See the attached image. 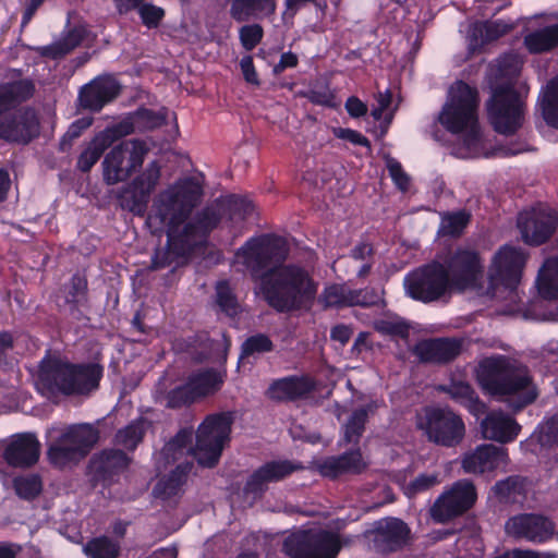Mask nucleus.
<instances>
[{"instance_id":"nucleus-1","label":"nucleus","mask_w":558,"mask_h":558,"mask_svg":"<svg viewBox=\"0 0 558 558\" xmlns=\"http://www.w3.org/2000/svg\"><path fill=\"white\" fill-rule=\"evenodd\" d=\"M238 254L258 284L263 300L277 313L301 311L315 300L318 283L310 271L296 264H284L289 255L284 238L274 233L253 236Z\"/></svg>"},{"instance_id":"nucleus-2","label":"nucleus","mask_w":558,"mask_h":558,"mask_svg":"<svg viewBox=\"0 0 558 558\" xmlns=\"http://www.w3.org/2000/svg\"><path fill=\"white\" fill-rule=\"evenodd\" d=\"M476 380L489 396L506 398L515 412L532 404L538 396L527 367L510 362L505 355L483 359L476 369Z\"/></svg>"},{"instance_id":"nucleus-3","label":"nucleus","mask_w":558,"mask_h":558,"mask_svg":"<svg viewBox=\"0 0 558 558\" xmlns=\"http://www.w3.org/2000/svg\"><path fill=\"white\" fill-rule=\"evenodd\" d=\"M102 376L98 363H74L59 356H45L38 367V384L52 396H89L99 388Z\"/></svg>"},{"instance_id":"nucleus-4","label":"nucleus","mask_w":558,"mask_h":558,"mask_svg":"<svg viewBox=\"0 0 558 558\" xmlns=\"http://www.w3.org/2000/svg\"><path fill=\"white\" fill-rule=\"evenodd\" d=\"M478 106L477 88L459 80L450 87L438 121L451 134L466 132L468 142H477L480 140Z\"/></svg>"},{"instance_id":"nucleus-5","label":"nucleus","mask_w":558,"mask_h":558,"mask_svg":"<svg viewBox=\"0 0 558 558\" xmlns=\"http://www.w3.org/2000/svg\"><path fill=\"white\" fill-rule=\"evenodd\" d=\"M203 195L202 185L186 178L160 192L156 197L148 222L158 229L181 227L197 206Z\"/></svg>"},{"instance_id":"nucleus-6","label":"nucleus","mask_w":558,"mask_h":558,"mask_svg":"<svg viewBox=\"0 0 558 558\" xmlns=\"http://www.w3.org/2000/svg\"><path fill=\"white\" fill-rule=\"evenodd\" d=\"M487 118L494 131L500 135L512 136L525 120V101L512 83L493 88L486 102Z\"/></svg>"},{"instance_id":"nucleus-7","label":"nucleus","mask_w":558,"mask_h":558,"mask_svg":"<svg viewBox=\"0 0 558 558\" xmlns=\"http://www.w3.org/2000/svg\"><path fill=\"white\" fill-rule=\"evenodd\" d=\"M404 289L412 300L425 304L437 301H449L457 294L446 266L438 260L426 263L404 277Z\"/></svg>"},{"instance_id":"nucleus-8","label":"nucleus","mask_w":558,"mask_h":558,"mask_svg":"<svg viewBox=\"0 0 558 558\" xmlns=\"http://www.w3.org/2000/svg\"><path fill=\"white\" fill-rule=\"evenodd\" d=\"M98 428L88 423L68 426L48 447L49 462L58 468H65L85 459L98 444Z\"/></svg>"},{"instance_id":"nucleus-9","label":"nucleus","mask_w":558,"mask_h":558,"mask_svg":"<svg viewBox=\"0 0 558 558\" xmlns=\"http://www.w3.org/2000/svg\"><path fill=\"white\" fill-rule=\"evenodd\" d=\"M234 421L232 412L209 414L199 424L193 456L204 468H215L221 457L223 447L230 440Z\"/></svg>"},{"instance_id":"nucleus-10","label":"nucleus","mask_w":558,"mask_h":558,"mask_svg":"<svg viewBox=\"0 0 558 558\" xmlns=\"http://www.w3.org/2000/svg\"><path fill=\"white\" fill-rule=\"evenodd\" d=\"M417 428L429 442L444 448L459 446L465 436L463 418L449 407H425Z\"/></svg>"},{"instance_id":"nucleus-11","label":"nucleus","mask_w":558,"mask_h":558,"mask_svg":"<svg viewBox=\"0 0 558 558\" xmlns=\"http://www.w3.org/2000/svg\"><path fill=\"white\" fill-rule=\"evenodd\" d=\"M160 177L159 161H150L142 172L118 189L116 199L119 207L134 216L144 217Z\"/></svg>"},{"instance_id":"nucleus-12","label":"nucleus","mask_w":558,"mask_h":558,"mask_svg":"<svg viewBox=\"0 0 558 558\" xmlns=\"http://www.w3.org/2000/svg\"><path fill=\"white\" fill-rule=\"evenodd\" d=\"M149 148L142 140H126L113 146L102 160V177L108 185L124 182L142 167Z\"/></svg>"},{"instance_id":"nucleus-13","label":"nucleus","mask_w":558,"mask_h":558,"mask_svg":"<svg viewBox=\"0 0 558 558\" xmlns=\"http://www.w3.org/2000/svg\"><path fill=\"white\" fill-rule=\"evenodd\" d=\"M527 258L529 254L523 248L511 244L501 245L488 267L489 286L514 292L521 283Z\"/></svg>"},{"instance_id":"nucleus-14","label":"nucleus","mask_w":558,"mask_h":558,"mask_svg":"<svg viewBox=\"0 0 558 558\" xmlns=\"http://www.w3.org/2000/svg\"><path fill=\"white\" fill-rule=\"evenodd\" d=\"M341 547L339 536L327 530L302 531L283 542V551L290 558H336Z\"/></svg>"},{"instance_id":"nucleus-15","label":"nucleus","mask_w":558,"mask_h":558,"mask_svg":"<svg viewBox=\"0 0 558 558\" xmlns=\"http://www.w3.org/2000/svg\"><path fill=\"white\" fill-rule=\"evenodd\" d=\"M476 500L477 492L473 482L459 480L436 498L429 508V515L434 522L446 524L465 514Z\"/></svg>"},{"instance_id":"nucleus-16","label":"nucleus","mask_w":558,"mask_h":558,"mask_svg":"<svg viewBox=\"0 0 558 558\" xmlns=\"http://www.w3.org/2000/svg\"><path fill=\"white\" fill-rule=\"evenodd\" d=\"M457 294L475 289L483 279L484 264L478 251L458 246L442 262Z\"/></svg>"},{"instance_id":"nucleus-17","label":"nucleus","mask_w":558,"mask_h":558,"mask_svg":"<svg viewBox=\"0 0 558 558\" xmlns=\"http://www.w3.org/2000/svg\"><path fill=\"white\" fill-rule=\"evenodd\" d=\"M38 133L39 120L32 108H20L0 117V138L7 142L28 144Z\"/></svg>"},{"instance_id":"nucleus-18","label":"nucleus","mask_w":558,"mask_h":558,"mask_svg":"<svg viewBox=\"0 0 558 558\" xmlns=\"http://www.w3.org/2000/svg\"><path fill=\"white\" fill-rule=\"evenodd\" d=\"M411 529L399 518H386L379 521L373 531L374 547L383 555L401 551L411 545Z\"/></svg>"},{"instance_id":"nucleus-19","label":"nucleus","mask_w":558,"mask_h":558,"mask_svg":"<svg viewBox=\"0 0 558 558\" xmlns=\"http://www.w3.org/2000/svg\"><path fill=\"white\" fill-rule=\"evenodd\" d=\"M557 225V215L546 210L521 213L518 218L522 240L531 246L546 243L556 231Z\"/></svg>"},{"instance_id":"nucleus-20","label":"nucleus","mask_w":558,"mask_h":558,"mask_svg":"<svg viewBox=\"0 0 558 558\" xmlns=\"http://www.w3.org/2000/svg\"><path fill=\"white\" fill-rule=\"evenodd\" d=\"M317 387L316 379L311 375H289L274 379L265 395L275 402H295L307 399Z\"/></svg>"},{"instance_id":"nucleus-21","label":"nucleus","mask_w":558,"mask_h":558,"mask_svg":"<svg viewBox=\"0 0 558 558\" xmlns=\"http://www.w3.org/2000/svg\"><path fill=\"white\" fill-rule=\"evenodd\" d=\"M121 93L120 83L111 75H100L85 84L78 92V107L90 112H99Z\"/></svg>"},{"instance_id":"nucleus-22","label":"nucleus","mask_w":558,"mask_h":558,"mask_svg":"<svg viewBox=\"0 0 558 558\" xmlns=\"http://www.w3.org/2000/svg\"><path fill=\"white\" fill-rule=\"evenodd\" d=\"M508 532L515 538H523L529 542L542 544L550 539L555 532L553 521L536 513H522L508 520Z\"/></svg>"},{"instance_id":"nucleus-23","label":"nucleus","mask_w":558,"mask_h":558,"mask_svg":"<svg viewBox=\"0 0 558 558\" xmlns=\"http://www.w3.org/2000/svg\"><path fill=\"white\" fill-rule=\"evenodd\" d=\"M131 463L129 456L121 449H102L92 456L87 464V474L95 483H110Z\"/></svg>"},{"instance_id":"nucleus-24","label":"nucleus","mask_w":558,"mask_h":558,"mask_svg":"<svg viewBox=\"0 0 558 558\" xmlns=\"http://www.w3.org/2000/svg\"><path fill=\"white\" fill-rule=\"evenodd\" d=\"M461 352L462 340L448 337L423 339L412 349L421 363L437 365L454 361Z\"/></svg>"},{"instance_id":"nucleus-25","label":"nucleus","mask_w":558,"mask_h":558,"mask_svg":"<svg viewBox=\"0 0 558 558\" xmlns=\"http://www.w3.org/2000/svg\"><path fill=\"white\" fill-rule=\"evenodd\" d=\"M514 24L502 19L484 20L472 23L468 32V50L471 54H480L485 47L509 34Z\"/></svg>"},{"instance_id":"nucleus-26","label":"nucleus","mask_w":558,"mask_h":558,"mask_svg":"<svg viewBox=\"0 0 558 558\" xmlns=\"http://www.w3.org/2000/svg\"><path fill=\"white\" fill-rule=\"evenodd\" d=\"M526 446H533L532 452L558 464V411L544 417L526 440Z\"/></svg>"},{"instance_id":"nucleus-27","label":"nucleus","mask_w":558,"mask_h":558,"mask_svg":"<svg viewBox=\"0 0 558 558\" xmlns=\"http://www.w3.org/2000/svg\"><path fill=\"white\" fill-rule=\"evenodd\" d=\"M40 456V442L35 434L23 433L14 436L3 451V459L12 468L28 469Z\"/></svg>"},{"instance_id":"nucleus-28","label":"nucleus","mask_w":558,"mask_h":558,"mask_svg":"<svg viewBox=\"0 0 558 558\" xmlns=\"http://www.w3.org/2000/svg\"><path fill=\"white\" fill-rule=\"evenodd\" d=\"M508 461V452L504 447L483 444L464 454L462 469L465 473L483 474L493 472Z\"/></svg>"},{"instance_id":"nucleus-29","label":"nucleus","mask_w":558,"mask_h":558,"mask_svg":"<svg viewBox=\"0 0 558 558\" xmlns=\"http://www.w3.org/2000/svg\"><path fill=\"white\" fill-rule=\"evenodd\" d=\"M483 437L500 444L513 441L520 430V424L509 415L501 412L489 413L481 424Z\"/></svg>"},{"instance_id":"nucleus-30","label":"nucleus","mask_w":558,"mask_h":558,"mask_svg":"<svg viewBox=\"0 0 558 558\" xmlns=\"http://www.w3.org/2000/svg\"><path fill=\"white\" fill-rule=\"evenodd\" d=\"M367 468L363 461L360 448L348 450L339 456L327 458L320 465V473L329 478H337L342 474H361Z\"/></svg>"},{"instance_id":"nucleus-31","label":"nucleus","mask_w":558,"mask_h":558,"mask_svg":"<svg viewBox=\"0 0 558 558\" xmlns=\"http://www.w3.org/2000/svg\"><path fill=\"white\" fill-rule=\"evenodd\" d=\"M277 0H231L229 14L236 23L262 20L274 15Z\"/></svg>"},{"instance_id":"nucleus-32","label":"nucleus","mask_w":558,"mask_h":558,"mask_svg":"<svg viewBox=\"0 0 558 558\" xmlns=\"http://www.w3.org/2000/svg\"><path fill=\"white\" fill-rule=\"evenodd\" d=\"M88 280L84 272L76 271L64 284V301L69 306L70 315L76 319L85 318L82 307L88 304Z\"/></svg>"},{"instance_id":"nucleus-33","label":"nucleus","mask_w":558,"mask_h":558,"mask_svg":"<svg viewBox=\"0 0 558 558\" xmlns=\"http://www.w3.org/2000/svg\"><path fill=\"white\" fill-rule=\"evenodd\" d=\"M439 390L447 393L456 403L465 408L471 414L480 415L486 410V404L480 399L471 384L462 380H452L442 385Z\"/></svg>"},{"instance_id":"nucleus-34","label":"nucleus","mask_w":558,"mask_h":558,"mask_svg":"<svg viewBox=\"0 0 558 558\" xmlns=\"http://www.w3.org/2000/svg\"><path fill=\"white\" fill-rule=\"evenodd\" d=\"M85 37V31L82 27L71 28L59 40L37 48V52L43 58L59 60L72 52L78 47Z\"/></svg>"},{"instance_id":"nucleus-35","label":"nucleus","mask_w":558,"mask_h":558,"mask_svg":"<svg viewBox=\"0 0 558 558\" xmlns=\"http://www.w3.org/2000/svg\"><path fill=\"white\" fill-rule=\"evenodd\" d=\"M149 426L150 422L147 418L140 416L131 421L123 428L118 429L114 435V444L128 451H134L143 441Z\"/></svg>"},{"instance_id":"nucleus-36","label":"nucleus","mask_w":558,"mask_h":558,"mask_svg":"<svg viewBox=\"0 0 558 558\" xmlns=\"http://www.w3.org/2000/svg\"><path fill=\"white\" fill-rule=\"evenodd\" d=\"M536 286L543 299H558V256L545 260L538 272Z\"/></svg>"},{"instance_id":"nucleus-37","label":"nucleus","mask_w":558,"mask_h":558,"mask_svg":"<svg viewBox=\"0 0 558 558\" xmlns=\"http://www.w3.org/2000/svg\"><path fill=\"white\" fill-rule=\"evenodd\" d=\"M538 105L545 123L558 130V75L547 83L539 96Z\"/></svg>"},{"instance_id":"nucleus-38","label":"nucleus","mask_w":558,"mask_h":558,"mask_svg":"<svg viewBox=\"0 0 558 558\" xmlns=\"http://www.w3.org/2000/svg\"><path fill=\"white\" fill-rule=\"evenodd\" d=\"M524 45L532 53H542L554 49L558 46V23L526 35Z\"/></svg>"},{"instance_id":"nucleus-39","label":"nucleus","mask_w":558,"mask_h":558,"mask_svg":"<svg viewBox=\"0 0 558 558\" xmlns=\"http://www.w3.org/2000/svg\"><path fill=\"white\" fill-rule=\"evenodd\" d=\"M376 408L374 402L355 409L350 415L343 429V440L345 444L357 445L360 438L365 432V425L367 423L368 414Z\"/></svg>"},{"instance_id":"nucleus-40","label":"nucleus","mask_w":558,"mask_h":558,"mask_svg":"<svg viewBox=\"0 0 558 558\" xmlns=\"http://www.w3.org/2000/svg\"><path fill=\"white\" fill-rule=\"evenodd\" d=\"M187 383L196 399L207 396L220 389L223 380L220 374L214 368L192 374Z\"/></svg>"},{"instance_id":"nucleus-41","label":"nucleus","mask_w":558,"mask_h":558,"mask_svg":"<svg viewBox=\"0 0 558 558\" xmlns=\"http://www.w3.org/2000/svg\"><path fill=\"white\" fill-rule=\"evenodd\" d=\"M222 216L229 221L238 223L246 220L254 211V205L245 197L231 194L220 203Z\"/></svg>"},{"instance_id":"nucleus-42","label":"nucleus","mask_w":558,"mask_h":558,"mask_svg":"<svg viewBox=\"0 0 558 558\" xmlns=\"http://www.w3.org/2000/svg\"><path fill=\"white\" fill-rule=\"evenodd\" d=\"M107 149L108 144L96 134L77 157L76 169L83 173L89 172Z\"/></svg>"},{"instance_id":"nucleus-43","label":"nucleus","mask_w":558,"mask_h":558,"mask_svg":"<svg viewBox=\"0 0 558 558\" xmlns=\"http://www.w3.org/2000/svg\"><path fill=\"white\" fill-rule=\"evenodd\" d=\"M471 221V214L464 209L447 211L441 217L439 232L445 236L459 238Z\"/></svg>"},{"instance_id":"nucleus-44","label":"nucleus","mask_w":558,"mask_h":558,"mask_svg":"<svg viewBox=\"0 0 558 558\" xmlns=\"http://www.w3.org/2000/svg\"><path fill=\"white\" fill-rule=\"evenodd\" d=\"M84 553L88 558H118L120 543L106 535L97 536L87 542Z\"/></svg>"},{"instance_id":"nucleus-45","label":"nucleus","mask_w":558,"mask_h":558,"mask_svg":"<svg viewBox=\"0 0 558 558\" xmlns=\"http://www.w3.org/2000/svg\"><path fill=\"white\" fill-rule=\"evenodd\" d=\"M12 486L21 499L28 501L37 498L43 492L41 477L36 473L15 476Z\"/></svg>"},{"instance_id":"nucleus-46","label":"nucleus","mask_w":558,"mask_h":558,"mask_svg":"<svg viewBox=\"0 0 558 558\" xmlns=\"http://www.w3.org/2000/svg\"><path fill=\"white\" fill-rule=\"evenodd\" d=\"M495 495L501 500H514L517 496H522L526 492V478L519 475H511L505 480L498 481L494 485Z\"/></svg>"},{"instance_id":"nucleus-47","label":"nucleus","mask_w":558,"mask_h":558,"mask_svg":"<svg viewBox=\"0 0 558 558\" xmlns=\"http://www.w3.org/2000/svg\"><path fill=\"white\" fill-rule=\"evenodd\" d=\"M216 304L229 317H235L240 313L239 301L227 280L219 281L216 286Z\"/></svg>"},{"instance_id":"nucleus-48","label":"nucleus","mask_w":558,"mask_h":558,"mask_svg":"<svg viewBox=\"0 0 558 558\" xmlns=\"http://www.w3.org/2000/svg\"><path fill=\"white\" fill-rule=\"evenodd\" d=\"M258 469L269 485L290 476L296 470V466L289 460H271L265 462Z\"/></svg>"},{"instance_id":"nucleus-49","label":"nucleus","mask_w":558,"mask_h":558,"mask_svg":"<svg viewBox=\"0 0 558 558\" xmlns=\"http://www.w3.org/2000/svg\"><path fill=\"white\" fill-rule=\"evenodd\" d=\"M258 469L269 485L290 476L296 470V466L289 460H271L265 462Z\"/></svg>"},{"instance_id":"nucleus-50","label":"nucleus","mask_w":558,"mask_h":558,"mask_svg":"<svg viewBox=\"0 0 558 558\" xmlns=\"http://www.w3.org/2000/svg\"><path fill=\"white\" fill-rule=\"evenodd\" d=\"M193 440V432L189 428H181L163 447L162 453L167 460L175 461L184 450L192 451L190 448Z\"/></svg>"},{"instance_id":"nucleus-51","label":"nucleus","mask_w":558,"mask_h":558,"mask_svg":"<svg viewBox=\"0 0 558 558\" xmlns=\"http://www.w3.org/2000/svg\"><path fill=\"white\" fill-rule=\"evenodd\" d=\"M275 344L266 333H256L247 337L241 344L240 360L274 351Z\"/></svg>"},{"instance_id":"nucleus-52","label":"nucleus","mask_w":558,"mask_h":558,"mask_svg":"<svg viewBox=\"0 0 558 558\" xmlns=\"http://www.w3.org/2000/svg\"><path fill=\"white\" fill-rule=\"evenodd\" d=\"M351 289H347L344 284L331 283L326 286L319 295V301L323 303L325 308L329 307H344L349 306V292Z\"/></svg>"},{"instance_id":"nucleus-53","label":"nucleus","mask_w":558,"mask_h":558,"mask_svg":"<svg viewBox=\"0 0 558 558\" xmlns=\"http://www.w3.org/2000/svg\"><path fill=\"white\" fill-rule=\"evenodd\" d=\"M300 96L306 98L311 104L327 108H336V95L328 83L315 84L307 90L301 92Z\"/></svg>"},{"instance_id":"nucleus-54","label":"nucleus","mask_w":558,"mask_h":558,"mask_svg":"<svg viewBox=\"0 0 558 558\" xmlns=\"http://www.w3.org/2000/svg\"><path fill=\"white\" fill-rule=\"evenodd\" d=\"M167 233V247L173 253L174 257H184L194 248V243L187 239L180 227H165Z\"/></svg>"},{"instance_id":"nucleus-55","label":"nucleus","mask_w":558,"mask_h":558,"mask_svg":"<svg viewBox=\"0 0 558 558\" xmlns=\"http://www.w3.org/2000/svg\"><path fill=\"white\" fill-rule=\"evenodd\" d=\"M3 86L12 107L16 104L28 100L35 93V85L33 81L28 78L10 82L3 84Z\"/></svg>"},{"instance_id":"nucleus-56","label":"nucleus","mask_w":558,"mask_h":558,"mask_svg":"<svg viewBox=\"0 0 558 558\" xmlns=\"http://www.w3.org/2000/svg\"><path fill=\"white\" fill-rule=\"evenodd\" d=\"M197 399L195 398L189 383L177 386L169 390L166 395V405L169 409H181L189 407L194 403Z\"/></svg>"},{"instance_id":"nucleus-57","label":"nucleus","mask_w":558,"mask_h":558,"mask_svg":"<svg viewBox=\"0 0 558 558\" xmlns=\"http://www.w3.org/2000/svg\"><path fill=\"white\" fill-rule=\"evenodd\" d=\"M439 484V477L436 473H422L410 481L403 488L404 495L414 498L420 494L428 492Z\"/></svg>"},{"instance_id":"nucleus-58","label":"nucleus","mask_w":558,"mask_h":558,"mask_svg":"<svg viewBox=\"0 0 558 558\" xmlns=\"http://www.w3.org/2000/svg\"><path fill=\"white\" fill-rule=\"evenodd\" d=\"M223 218L221 209L207 206L196 214L194 219L202 230L203 236H208L215 230Z\"/></svg>"},{"instance_id":"nucleus-59","label":"nucleus","mask_w":558,"mask_h":558,"mask_svg":"<svg viewBox=\"0 0 558 558\" xmlns=\"http://www.w3.org/2000/svg\"><path fill=\"white\" fill-rule=\"evenodd\" d=\"M142 24L148 29L158 28L166 16L163 8L158 7L151 2H143L137 11Z\"/></svg>"},{"instance_id":"nucleus-60","label":"nucleus","mask_w":558,"mask_h":558,"mask_svg":"<svg viewBox=\"0 0 558 558\" xmlns=\"http://www.w3.org/2000/svg\"><path fill=\"white\" fill-rule=\"evenodd\" d=\"M264 38V28L260 24H245L239 29V39L246 51L256 48Z\"/></svg>"},{"instance_id":"nucleus-61","label":"nucleus","mask_w":558,"mask_h":558,"mask_svg":"<svg viewBox=\"0 0 558 558\" xmlns=\"http://www.w3.org/2000/svg\"><path fill=\"white\" fill-rule=\"evenodd\" d=\"M410 325L405 320L380 319L375 323V330L384 336L398 337L407 340L410 336Z\"/></svg>"},{"instance_id":"nucleus-62","label":"nucleus","mask_w":558,"mask_h":558,"mask_svg":"<svg viewBox=\"0 0 558 558\" xmlns=\"http://www.w3.org/2000/svg\"><path fill=\"white\" fill-rule=\"evenodd\" d=\"M92 118H81L72 122L60 140L59 150L66 153L72 147L73 141L78 138L82 133L92 125Z\"/></svg>"},{"instance_id":"nucleus-63","label":"nucleus","mask_w":558,"mask_h":558,"mask_svg":"<svg viewBox=\"0 0 558 558\" xmlns=\"http://www.w3.org/2000/svg\"><path fill=\"white\" fill-rule=\"evenodd\" d=\"M267 490L268 484L262 475L260 470L257 468L247 477L243 487V493L244 495L252 497L253 500H260Z\"/></svg>"},{"instance_id":"nucleus-64","label":"nucleus","mask_w":558,"mask_h":558,"mask_svg":"<svg viewBox=\"0 0 558 558\" xmlns=\"http://www.w3.org/2000/svg\"><path fill=\"white\" fill-rule=\"evenodd\" d=\"M349 306L371 307L377 305L380 298L375 289L365 288L359 290H350Z\"/></svg>"}]
</instances>
